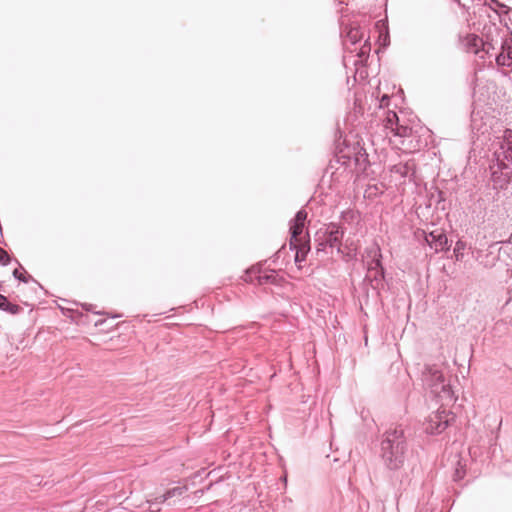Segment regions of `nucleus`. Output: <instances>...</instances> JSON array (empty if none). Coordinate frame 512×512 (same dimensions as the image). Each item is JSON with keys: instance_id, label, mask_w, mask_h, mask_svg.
I'll list each match as a JSON object with an SVG mask.
<instances>
[{"instance_id": "nucleus-1", "label": "nucleus", "mask_w": 512, "mask_h": 512, "mask_svg": "<svg viewBox=\"0 0 512 512\" xmlns=\"http://www.w3.org/2000/svg\"><path fill=\"white\" fill-rule=\"evenodd\" d=\"M369 166V155L357 141L345 145L333 156L325 170V176L329 175L333 182L343 183L350 180L354 174L365 173Z\"/></svg>"}, {"instance_id": "nucleus-2", "label": "nucleus", "mask_w": 512, "mask_h": 512, "mask_svg": "<svg viewBox=\"0 0 512 512\" xmlns=\"http://www.w3.org/2000/svg\"><path fill=\"white\" fill-rule=\"evenodd\" d=\"M379 448V456L384 467L391 472H400L409 452V443L403 426L387 429L380 437Z\"/></svg>"}, {"instance_id": "nucleus-3", "label": "nucleus", "mask_w": 512, "mask_h": 512, "mask_svg": "<svg viewBox=\"0 0 512 512\" xmlns=\"http://www.w3.org/2000/svg\"><path fill=\"white\" fill-rule=\"evenodd\" d=\"M493 159L489 166L494 189L504 190L512 180V129L505 128L495 142Z\"/></svg>"}, {"instance_id": "nucleus-4", "label": "nucleus", "mask_w": 512, "mask_h": 512, "mask_svg": "<svg viewBox=\"0 0 512 512\" xmlns=\"http://www.w3.org/2000/svg\"><path fill=\"white\" fill-rule=\"evenodd\" d=\"M345 229L338 223L330 222L318 229L314 235L317 252L327 253L328 249L336 248L338 254H342V240Z\"/></svg>"}, {"instance_id": "nucleus-5", "label": "nucleus", "mask_w": 512, "mask_h": 512, "mask_svg": "<svg viewBox=\"0 0 512 512\" xmlns=\"http://www.w3.org/2000/svg\"><path fill=\"white\" fill-rule=\"evenodd\" d=\"M421 381L426 389H430L432 393L444 394L450 393V387L445 383V378L442 370L435 364L424 365L421 371Z\"/></svg>"}, {"instance_id": "nucleus-6", "label": "nucleus", "mask_w": 512, "mask_h": 512, "mask_svg": "<svg viewBox=\"0 0 512 512\" xmlns=\"http://www.w3.org/2000/svg\"><path fill=\"white\" fill-rule=\"evenodd\" d=\"M244 280L250 283H256L260 286L271 284L281 286L284 278L280 276L276 270L263 269L262 263H257L245 270Z\"/></svg>"}, {"instance_id": "nucleus-7", "label": "nucleus", "mask_w": 512, "mask_h": 512, "mask_svg": "<svg viewBox=\"0 0 512 512\" xmlns=\"http://www.w3.org/2000/svg\"><path fill=\"white\" fill-rule=\"evenodd\" d=\"M455 420V415L446 409H438L431 413L427 420L426 431L433 435L444 432Z\"/></svg>"}, {"instance_id": "nucleus-8", "label": "nucleus", "mask_w": 512, "mask_h": 512, "mask_svg": "<svg viewBox=\"0 0 512 512\" xmlns=\"http://www.w3.org/2000/svg\"><path fill=\"white\" fill-rule=\"evenodd\" d=\"M307 219V212L304 209H300L296 212L293 219L290 220L289 223V233H290V240H289V246L295 247V242L299 241L300 239H307L306 237H302L305 221Z\"/></svg>"}, {"instance_id": "nucleus-9", "label": "nucleus", "mask_w": 512, "mask_h": 512, "mask_svg": "<svg viewBox=\"0 0 512 512\" xmlns=\"http://www.w3.org/2000/svg\"><path fill=\"white\" fill-rule=\"evenodd\" d=\"M424 233L425 242L428 246L433 249L436 253L446 252L449 250L448 238L443 229H436L429 233Z\"/></svg>"}, {"instance_id": "nucleus-10", "label": "nucleus", "mask_w": 512, "mask_h": 512, "mask_svg": "<svg viewBox=\"0 0 512 512\" xmlns=\"http://www.w3.org/2000/svg\"><path fill=\"white\" fill-rule=\"evenodd\" d=\"M365 254L369 260L367 261V271L372 273L373 270L384 268L382 260L383 255L381 248L377 242L365 249Z\"/></svg>"}, {"instance_id": "nucleus-11", "label": "nucleus", "mask_w": 512, "mask_h": 512, "mask_svg": "<svg viewBox=\"0 0 512 512\" xmlns=\"http://www.w3.org/2000/svg\"><path fill=\"white\" fill-rule=\"evenodd\" d=\"M392 175L400 183H404L406 179L412 180L415 175V165L413 161L399 162L390 168Z\"/></svg>"}, {"instance_id": "nucleus-12", "label": "nucleus", "mask_w": 512, "mask_h": 512, "mask_svg": "<svg viewBox=\"0 0 512 512\" xmlns=\"http://www.w3.org/2000/svg\"><path fill=\"white\" fill-rule=\"evenodd\" d=\"M341 37L343 38L344 46L348 49V43L352 46L358 44L364 37V32L359 26L346 25L341 27Z\"/></svg>"}, {"instance_id": "nucleus-13", "label": "nucleus", "mask_w": 512, "mask_h": 512, "mask_svg": "<svg viewBox=\"0 0 512 512\" xmlns=\"http://www.w3.org/2000/svg\"><path fill=\"white\" fill-rule=\"evenodd\" d=\"M499 67L512 68V38L502 40L500 52L495 57Z\"/></svg>"}, {"instance_id": "nucleus-14", "label": "nucleus", "mask_w": 512, "mask_h": 512, "mask_svg": "<svg viewBox=\"0 0 512 512\" xmlns=\"http://www.w3.org/2000/svg\"><path fill=\"white\" fill-rule=\"evenodd\" d=\"M385 268L373 270L372 273H368L365 277V281H369L371 288L380 294V290L384 288L385 282Z\"/></svg>"}, {"instance_id": "nucleus-15", "label": "nucleus", "mask_w": 512, "mask_h": 512, "mask_svg": "<svg viewBox=\"0 0 512 512\" xmlns=\"http://www.w3.org/2000/svg\"><path fill=\"white\" fill-rule=\"evenodd\" d=\"M294 246L295 247L290 246V249L295 251L294 261L296 264H299L306 260L307 254L310 251V240L309 238L300 239L295 242Z\"/></svg>"}, {"instance_id": "nucleus-16", "label": "nucleus", "mask_w": 512, "mask_h": 512, "mask_svg": "<svg viewBox=\"0 0 512 512\" xmlns=\"http://www.w3.org/2000/svg\"><path fill=\"white\" fill-rule=\"evenodd\" d=\"M466 51L475 55L479 54L480 50L484 46V42L481 37L476 34H469L464 43Z\"/></svg>"}, {"instance_id": "nucleus-17", "label": "nucleus", "mask_w": 512, "mask_h": 512, "mask_svg": "<svg viewBox=\"0 0 512 512\" xmlns=\"http://www.w3.org/2000/svg\"><path fill=\"white\" fill-rule=\"evenodd\" d=\"M430 206L432 202L435 204V208L441 211H445L449 207L446 205V195L445 192L436 188L434 192L430 194Z\"/></svg>"}, {"instance_id": "nucleus-18", "label": "nucleus", "mask_w": 512, "mask_h": 512, "mask_svg": "<svg viewBox=\"0 0 512 512\" xmlns=\"http://www.w3.org/2000/svg\"><path fill=\"white\" fill-rule=\"evenodd\" d=\"M370 50H371V47L370 45L367 43V40L365 41V43L359 48H355L354 50H351V52H354L356 51V56H357V59H355L353 61V64L354 65H358V64H364V62L367 61L368 57H369V53H370Z\"/></svg>"}, {"instance_id": "nucleus-19", "label": "nucleus", "mask_w": 512, "mask_h": 512, "mask_svg": "<svg viewBox=\"0 0 512 512\" xmlns=\"http://www.w3.org/2000/svg\"><path fill=\"white\" fill-rule=\"evenodd\" d=\"M407 474L402 475L399 479L398 476L391 478L392 485L395 490V497L398 500L401 497L402 492L406 490L405 482L407 481Z\"/></svg>"}, {"instance_id": "nucleus-20", "label": "nucleus", "mask_w": 512, "mask_h": 512, "mask_svg": "<svg viewBox=\"0 0 512 512\" xmlns=\"http://www.w3.org/2000/svg\"><path fill=\"white\" fill-rule=\"evenodd\" d=\"M386 116L383 120L384 126L386 129H389L391 132L393 131V127L399 124V117L396 112L388 110L385 112Z\"/></svg>"}, {"instance_id": "nucleus-21", "label": "nucleus", "mask_w": 512, "mask_h": 512, "mask_svg": "<svg viewBox=\"0 0 512 512\" xmlns=\"http://www.w3.org/2000/svg\"><path fill=\"white\" fill-rule=\"evenodd\" d=\"M0 309L11 314H17L20 308L19 306L10 303L4 295L0 294Z\"/></svg>"}, {"instance_id": "nucleus-22", "label": "nucleus", "mask_w": 512, "mask_h": 512, "mask_svg": "<svg viewBox=\"0 0 512 512\" xmlns=\"http://www.w3.org/2000/svg\"><path fill=\"white\" fill-rule=\"evenodd\" d=\"M392 133L394 136L406 138L412 135V128L399 123L397 126L393 127Z\"/></svg>"}, {"instance_id": "nucleus-23", "label": "nucleus", "mask_w": 512, "mask_h": 512, "mask_svg": "<svg viewBox=\"0 0 512 512\" xmlns=\"http://www.w3.org/2000/svg\"><path fill=\"white\" fill-rule=\"evenodd\" d=\"M184 490L185 489L183 487H174V488L168 490L165 494H163L159 498H156V500H159V502H161V503L165 502L166 500H168L172 497H178V496L182 495Z\"/></svg>"}, {"instance_id": "nucleus-24", "label": "nucleus", "mask_w": 512, "mask_h": 512, "mask_svg": "<svg viewBox=\"0 0 512 512\" xmlns=\"http://www.w3.org/2000/svg\"><path fill=\"white\" fill-rule=\"evenodd\" d=\"M466 247H467V244L463 240H458L455 243V246H454V249H453V253H454L455 259L457 261H461L463 259V257H464V250L466 249Z\"/></svg>"}, {"instance_id": "nucleus-25", "label": "nucleus", "mask_w": 512, "mask_h": 512, "mask_svg": "<svg viewBox=\"0 0 512 512\" xmlns=\"http://www.w3.org/2000/svg\"><path fill=\"white\" fill-rule=\"evenodd\" d=\"M340 218L350 224L357 218V212L353 209L344 210L340 213Z\"/></svg>"}, {"instance_id": "nucleus-26", "label": "nucleus", "mask_w": 512, "mask_h": 512, "mask_svg": "<svg viewBox=\"0 0 512 512\" xmlns=\"http://www.w3.org/2000/svg\"><path fill=\"white\" fill-rule=\"evenodd\" d=\"M390 102V97L387 94L382 95L381 99L379 100V107L383 108L385 106H388Z\"/></svg>"}, {"instance_id": "nucleus-27", "label": "nucleus", "mask_w": 512, "mask_h": 512, "mask_svg": "<svg viewBox=\"0 0 512 512\" xmlns=\"http://www.w3.org/2000/svg\"><path fill=\"white\" fill-rule=\"evenodd\" d=\"M8 261H9V257L6 253V251H4L2 248H0V262L5 265L8 263Z\"/></svg>"}, {"instance_id": "nucleus-28", "label": "nucleus", "mask_w": 512, "mask_h": 512, "mask_svg": "<svg viewBox=\"0 0 512 512\" xmlns=\"http://www.w3.org/2000/svg\"><path fill=\"white\" fill-rule=\"evenodd\" d=\"M210 487H211V482L209 483L208 486H206V488L195 489L193 492L194 498L202 496L204 494L205 490H208Z\"/></svg>"}, {"instance_id": "nucleus-29", "label": "nucleus", "mask_w": 512, "mask_h": 512, "mask_svg": "<svg viewBox=\"0 0 512 512\" xmlns=\"http://www.w3.org/2000/svg\"><path fill=\"white\" fill-rule=\"evenodd\" d=\"M464 475H465V471L462 470V469L457 468L455 470L454 480L455 481H459V480L463 479Z\"/></svg>"}, {"instance_id": "nucleus-30", "label": "nucleus", "mask_w": 512, "mask_h": 512, "mask_svg": "<svg viewBox=\"0 0 512 512\" xmlns=\"http://www.w3.org/2000/svg\"><path fill=\"white\" fill-rule=\"evenodd\" d=\"M477 81H478V78H477V73L475 72L472 76V79H471V82H470V85L473 89V95L475 94V87H476V84H477Z\"/></svg>"}, {"instance_id": "nucleus-31", "label": "nucleus", "mask_w": 512, "mask_h": 512, "mask_svg": "<svg viewBox=\"0 0 512 512\" xmlns=\"http://www.w3.org/2000/svg\"><path fill=\"white\" fill-rule=\"evenodd\" d=\"M203 474L204 475H209V473H206L205 472V469H201V471H197V472H194V475H193V478H194V481L199 477L200 479L203 478Z\"/></svg>"}, {"instance_id": "nucleus-32", "label": "nucleus", "mask_w": 512, "mask_h": 512, "mask_svg": "<svg viewBox=\"0 0 512 512\" xmlns=\"http://www.w3.org/2000/svg\"><path fill=\"white\" fill-rule=\"evenodd\" d=\"M494 1H495V3H496L500 8H502V9H507V6H506V5H504V4H502V3H500L498 0H494Z\"/></svg>"}, {"instance_id": "nucleus-33", "label": "nucleus", "mask_w": 512, "mask_h": 512, "mask_svg": "<svg viewBox=\"0 0 512 512\" xmlns=\"http://www.w3.org/2000/svg\"><path fill=\"white\" fill-rule=\"evenodd\" d=\"M13 275H14L16 278L20 279V280L22 279V278H21V275L19 274V272H18V270H17V269H16V270H14Z\"/></svg>"}]
</instances>
